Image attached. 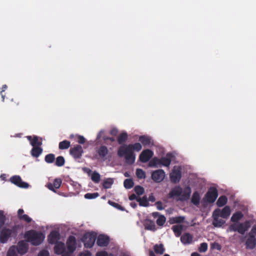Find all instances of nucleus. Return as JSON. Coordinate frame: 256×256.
Masks as SVG:
<instances>
[{"label": "nucleus", "mask_w": 256, "mask_h": 256, "mask_svg": "<svg viewBox=\"0 0 256 256\" xmlns=\"http://www.w3.org/2000/svg\"><path fill=\"white\" fill-rule=\"evenodd\" d=\"M165 172L163 170L158 169L152 172V179L156 182H162L165 177Z\"/></svg>", "instance_id": "7"}, {"label": "nucleus", "mask_w": 256, "mask_h": 256, "mask_svg": "<svg viewBox=\"0 0 256 256\" xmlns=\"http://www.w3.org/2000/svg\"><path fill=\"white\" fill-rule=\"evenodd\" d=\"M134 190L135 192L138 196L142 195L144 192V188L139 185L135 186Z\"/></svg>", "instance_id": "48"}, {"label": "nucleus", "mask_w": 256, "mask_h": 256, "mask_svg": "<svg viewBox=\"0 0 256 256\" xmlns=\"http://www.w3.org/2000/svg\"><path fill=\"white\" fill-rule=\"evenodd\" d=\"M99 196L98 192L86 193L84 195V198L86 199H94Z\"/></svg>", "instance_id": "50"}, {"label": "nucleus", "mask_w": 256, "mask_h": 256, "mask_svg": "<svg viewBox=\"0 0 256 256\" xmlns=\"http://www.w3.org/2000/svg\"><path fill=\"white\" fill-rule=\"evenodd\" d=\"M74 252H70V251H66V248L64 249V251L62 253V256H72V254Z\"/></svg>", "instance_id": "60"}, {"label": "nucleus", "mask_w": 256, "mask_h": 256, "mask_svg": "<svg viewBox=\"0 0 256 256\" xmlns=\"http://www.w3.org/2000/svg\"><path fill=\"white\" fill-rule=\"evenodd\" d=\"M91 180L95 183H98L100 180V174L96 171L92 172L91 174Z\"/></svg>", "instance_id": "41"}, {"label": "nucleus", "mask_w": 256, "mask_h": 256, "mask_svg": "<svg viewBox=\"0 0 256 256\" xmlns=\"http://www.w3.org/2000/svg\"><path fill=\"white\" fill-rule=\"evenodd\" d=\"M60 238V233L56 230L52 231L48 236V240L50 244H54L58 243Z\"/></svg>", "instance_id": "20"}, {"label": "nucleus", "mask_w": 256, "mask_h": 256, "mask_svg": "<svg viewBox=\"0 0 256 256\" xmlns=\"http://www.w3.org/2000/svg\"><path fill=\"white\" fill-rule=\"evenodd\" d=\"M96 256H108V254L106 251L98 252L96 254Z\"/></svg>", "instance_id": "59"}, {"label": "nucleus", "mask_w": 256, "mask_h": 256, "mask_svg": "<svg viewBox=\"0 0 256 256\" xmlns=\"http://www.w3.org/2000/svg\"><path fill=\"white\" fill-rule=\"evenodd\" d=\"M238 232L241 234H244L250 228V222L246 220L244 222H238Z\"/></svg>", "instance_id": "18"}, {"label": "nucleus", "mask_w": 256, "mask_h": 256, "mask_svg": "<svg viewBox=\"0 0 256 256\" xmlns=\"http://www.w3.org/2000/svg\"><path fill=\"white\" fill-rule=\"evenodd\" d=\"M96 152L99 158L102 159H106V157L108 153V148L105 146H100V147L97 148Z\"/></svg>", "instance_id": "17"}, {"label": "nucleus", "mask_w": 256, "mask_h": 256, "mask_svg": "<svg viewBox=\"0 0 256 256\" xmlns=\"http://www.w3.org/2000/svg\"><path fill=\"white\" fill-rule=\"evenodd\" d=\"M181 242L184 244H190L192 241V236L190 233L184 234L180 238Z\"/></svg>", "instance_id": "26"}, {"label": "nucleus", "mask_w": 256, "mask_h": 256, "mask_svg": "<svg viewBox=\"0 0 256 256\" xmlns=\"http://www.w3.org/2000/svg\"><path fill=\"white\" fill-rule=\"evenodd\" d=\"M124 186L126 189H130L134 186V182L132 178H127L124 180Z\"/></svg>", "instance_id": "42"}, {"label": "nucleus", "mask_w": 256, "mask_h": 256, "mask_svg": "<svg viewBox=\"0 0 256 256\" xmlns=\"http://www.w3.org/2000/svg\"><path fill=\"white\" fill-rule=\"evenodd\" d=\"M38 256H49V253L46 250H42L40 252Z\"/></svg>", "instance_id": "62"}, {"label": "nucleus", "mask_w": 256, "mask_h": 256, "mask_svg": "<svg viewBox=\"0 0 256 256\" xmlns=\"http://www.w3.org/2000/svg\"><path fill=\"white\" fill-rule=\"evenodd\" d=\"M10 181L12 183L16 186L22 188H28L29 186L28 184L22 182L21 178L19 176H14L10 178Z\"/></svg>", "instance_id": "9"}, {"label": "nucleus", "mask_w": 256, "mask_h": 256, "mask_svg": "<svg viewBox=\"0 0 256 256\" xmlns=\"http://www.w3.org/2000/svg\"><path fill=\"white\" fill-rule=\"evenodd\" d=\"M42 148L40 146L33 147L30 151L31 155L34 158H38L42 153Z\"/></svg>", "instance_id": "30"}, {"label": "nucleus", "mask_w": 256, "mask_h": 256, "mask_svg": "<svg viewBox=\"0 0 256 256\" xmlns=\"http://www.w3.org/2000/svg\"><path fill=\"white\" fill-rule=\"evenodd\" d=\"M214 212L218 214L223 218H227L230 214L231 210L229 206H225L222 210L219 208L216 209Z\"/></svg>", "instance_id": "13"}, {"label": "nucleus", "mask_w": 256, "mask_h": 256, "mask_svg": "<svg viewBox=\"0 0 256 256\" xmlns=\"http://www.w3.org/2000/svg\"><path fill=\"white\" fill-rule=\"evenodd\" d=\"M65 249L64 244L62 242L56 243L54 247V251L56 254H61Z\"/></svg>", "instance_id": "27"}, {"label": "nucleus", "mask_w": 256, "mask_h": 256, "mask_svg": "<svg viewBox=\"0 0 256 256\" xmlns=\"http://www.w3.org/2000/svg\"><path fill=\"white\" fill-rule=\"evenodd\" d=\"M191 192L192 190L189 186L185 187L183 191L180 186H176L168 194V198H171L174 196H180V201H186L190 198Z\"/></svg>", "instance_id": "1"}, {"label": "nucleus", "mask_w": 256, "mask_h": 256, "mask_svg": "<svg viewBox=\"0 0 256 256\" xmlns=\"http://www.w3.org/2000/svg\"><path fill=\"white\" fill-rule=\"evenodd\" d=\"M62 180L60 178H55L53 184L48 183L47 184L48 188L54 192H56L55 189L59 188L62 184Z\"/></svg>", "instance_id": "19"}, {"label": "nucleus", "mask_w": 256, "mask_h": 256, "mask_svg": "<svg viewBox=\"0 0 256 256\" xmlns=\"http://www.w3.org/2000/svg\"><path fill=\"white\" fill-rule=\"evenodd\" d=\"M96 238V234L94 232L86 233L82 239L84 246L86 248H92L94 245Z\"/></svg>", "instance_id": "5"}, {"label": "nucleus", "mask_w": 256, "mask_h": 256, "mask_svg": "<svg viewBox=\"0 0 256 256\" xmlns=\"http://www.w3.org/2000/svg\"><path fill=\"white\" fill-rule=\"evenodd\" d=\"M156 208L158 210H162L164 209V208L162 206V203L158 201L156 202Z\"/></svg>", "instance_id": "58"}, {"label": "nucleus", "mask_w": 256, "mask_h": 256, "mask_svg": "<svg viewBox=\"0 0 256 256\" xmlns=\"http://www.w3.org/2000/svg\"><path fill=\"white\" fill-rule=\"evenodd\" d=\"M208 246L207 243L202 242L200 244V247L198 248L199 252H204L208 250Z\"/></svg>", "instance_id": "51"}, {"label": "nucleus", "mask_w": 256, "mask_h": 256, "mask_svg": "<svg viewBox=\"0 0 256 256\" xmlns=\"http://www.w3.org/2000/svg\"><path fill=\"white\" fill-rule=\"evenodd\" d=\"M243 217V214L241 212L238 211L233 214L231 217L230 221L232 222H238V221L240 220Z\"/></svg>", "instance_id": "29"}, {"label": "nucleus", "mask_w": 256, "mask_h": 256, "mask_svg": "<svg viewBox=\"0 0 256 256\" xmlns=\"http://www.w3.org/2000/svg\"><path fill=\"white\" fill-rule=\"evenodd\" d=\"M110 133L113 136H116L118 133V130L116 128H113L110 130Z\"/></svg>", "instance_id": "63"}, {"label": "nucleus", "mask_w": 256, "mask_h": 256, "mask_svg": "<svg viewBox=\"0 0 256 256\" xmlns=\"http://www.w3.org/2000/svg\"><path fill=\"white\" fill-rule=\"evenodd\" d=\"M8 86L6 84H4L2 86V90L0 92V94L2 96V101L4 100V96L2 92L5 91V90L7 88Z\"/></svg>", "instance_id": "61"}, {"label": "nucleus", "mask_w": 256, "mask_h": 256, "mask_svg": "<svg viewBox=\"0 0 256 256\" xmlns=\"http://www.w3.org/2000/svg\"><path fill=\"white\" fill-rule=\"evenodd\" d=\"M144 228L146 230H149L154 232L156 230L154 222L150 220H146L144 223Z\"/></svg>", "instance_id": "24"}, {"label": "nucleus", "mask_w": 256, "mask_h": 256, "mask_svg": "<svg viewBox=\"0 0 256 256\" xmlns=\"http://www.w3.org/2000/svg\"><path fill=\"white\" fill-rule=\"evenodd\" d=\"M65 164V160L62 156H58L56 158L55 165L58 167L64 166Z\"/></svg>", "instance_id": "43"}, {"label": "nucleus", "mask_w": 256, "mask_h": 256, "mask_svg": "<svg viewBox=\"0 0 256 256\" xmlns=\"http://www.w3.org/2000/svg\"><path fill=\"white\" fill-rule=\"evenodd\" d=\"M166 218L163 215L159 216L158 218L156 220V224L159 226H162L166 222Z\"/></svg>", "instance_id": "49"}, {"label": "nucleus", "mask_w": 256, "mask_h": 256, "mask_svg": "<svg viewBox=\"0 0 256 256\" xmlns=\"http://www.w3.org/2000/svg\"><path fill=\"white\" fill-rule=\"evenodd\" d=\"M228 202V198L226 196H222L219 197L217 202L216 205L218 207H222L226 205Z\"/></svg>", "instance_id": "32"}, {"label": "nucleus", "mask_w": 256, "mask_h": 256, "mask_svg": "<svg viewBox=\"0 0 256 256\" xmlns=\"http://www.w3.org/2000/svg\"><path fill=\"white\" fill-rule=\"evenodd\" d=\"M245 244L246 249H254L256 246V237L254 236L248 235V238L246 241Z\"/></svg>", "instance_id": "15"}, {"label": "nucleus", "mask_w": 256, "mask_h": 256, "mask_svg": "<svg viewBox=\"0 0 256 256\" xmlns=\"http://www.w3.org/2000/svg\"><path fill=\"white\" fill-rule=\"evenodd\" d=\"M128 136L126 132H124L121 133L117 138L118 142L120 144H124L128 140Z\"/></svg>", "instance_id": "31"}, {"label": "nucleus", "mask_w": 256, "mask_h": 256, "mask_svg": "<svg viewBox=\"0 0 256 256\" xmlns=\"http://www.w3.org/2000/svg\"><path fill=\"white\" fill-rule=\"evenodd\" d=\"M78 142L80 144H84L86 142V138L82 136L78 135Z\"/></svg>", "instance_id": "54"}, {"label": "nucleus", "mask_w": 256, "mask_h": 256, "mask_svg": "<svg viewBox=\"0 0 256 256\" xmlns=\"http://www.w3.org/2000/svg\"><path fill=\"white\" fill-rule=\"evenodd\" d=\"M55 160V156L53 154H49L44 157V160L48 164L52 163Z\"/></svg>", "instance_id": "44"}, {"label": "nucleus", "mask_w": 256, "mask_h": 256, "mask_svg": "<svg viewBox=\"0 0 256 256\" xmlns=\"http://www.w3.org/2000/svg\"><path fill=\"white\" fill-rule=\"evenodd\" d=\"M154 252L156 254H162L164 252V245L161 244H156L154 246Z\"/></svg>", "instance_id": "35"}, {"label": "nucleus", "mask_w": 256, "mask_h": 256, "mask_svg": "<svg viewBox=\"0 0 256 256\" xmlns=\"http://www.w3.org/2000/svg\"><path fill=\"white\" fill-rule=\"evenodd\" d=\"M104 130H101L100 131V132L98 133L97 136H96V140H100L101 138H103V135L104 134Z\"/></svg>", "instance_id": "64"}, {"label": "nucleus", "mask_w": 256, "mask_h": 256, "mask_svg": "<svg viewBox=\"0 0 256 256\" xmlns=\"http://www.w3.org/2000/svg\"><path fill=\"white\" fill-rule=\"evenodd\" d=\"M108 204L113 206L114 207L118 208V210H124V208H123L122 206H121L120 205L118 204V203H116L115 202H112V201H110V200H109L108 201Z\"/></svg>", "instance_id": "52"}, {"label": "nucleus", "mask_w": 256, "mask_h": 256, "mask_svg": "<svg viewBox=\"0 0 256 256\" xmlns=\"http://www.w3.org/2000/svg\"><path fill=\"white\" fill-rule=\"evenodd\" d=\"M248 235L254 236V237L256 236V225L252 226L250 231L248 233Z\"/></svg>", "instance_id": "55"}, {"label": "nucleus", "mask_w": 256, "mask_h": 256, "mask_svg": "<svg viewBox=\"0 0 256 256\" xmlns=\"http://www.w3.org/2000/svg\"><path fill=\"white\" fill-rule=\"evenodd\" d=\"M16 252H18L16 246H12L9 248L7 256H17Z\"/></svg>", "instance_id": "47"}, {"label": "nucleus", "mask_w": 256, "mask_h": 256, "mask_svg": "<svg viewBox=\"0 0 256 256\" xmlns=\"http://www.w3.org/2000/svg\"><path fill=\"white\" fill-rule=\"evenodd\" d=\"M136 174L138 178L139 179L145 178L146 177V172L140 168L136 170Z\"/></svg>", "instance_id": "45"}, {"label": "nucleus", "mask_w": 256, "mask_h": 256, "mask_svg": "<svg viewBox=\"0 0 256 256\" xmlns=\"http://www.w3.org/2000/svg\"><path fill=\"white\" fill-rule=\"evenodd\" d=\"M218 196V191L214 187H210L205 195V198L206 201L210 203L215 202Z\"/></svg>", "instance_id": "6"}, {"label": "nucleus", "mask_w": 256, "mask_h": 256, "mask_svg": "<svg viewBox=\"0 0 256 256\" xmlns=\"http://www.w3.org/2000/svg\"><path fill=\"white\" fill-rule=\"evenodd\" d=\"M16 248L18 253L24 254L28 252V246L24 241H20L18 242Z\"/></svg>", "instance_id": "21"}, {"label": "nucleus", "mask_w": 256, "mask_h": 256, "mask_svg": "<svg viewBox=\"0 0 256 256\" xmlns=\"http://www.w3.org/2000/svg\"><path fill=\"white\" fill-rule=\"evenodd\" d=\"M170 177L172 182L174 184L178 182L182 178V172L180 169L179 168L174 169L172 172L170 173Z\"/></svg>", "instance_id": "10"}, {"label": "nucleus", "mask_w": 256, "mask_h": 256, "mask_svg": "<svg viewBox=\"0 0 256 256\" xmlns=\"http://www.w3.org/2000/svg\"><path fill=\"white\" fill-rule=\"evenodd\" d=\"M78 256H92V254L90 251L86 250L84 252H80Z\"/></svg>", "instance_id": "57"}, {"label": "nucleus", "mask_w": 256, "mask_h": 256, "mask_svg": "<svg viewBox=\"0 0 256 256\" xmlns=\"http://www.w3.org/2000/svg\"><path fill=\"white\" fill-rule=\"evenodd\" d=\"M173 157L172 154L168 152L166 154L165 157L160 158V165L168 167L170 164L172 159Z\"/></svg>", "instance_id": "23"}, {"label": "nucleus", "mask_w": 256, "mask_h": 256, "mask_svg": "<svg viewBox=\"0 0 256 256\" xmlns=\"http://www.w3.org/2000/svg\"><path fill=\"white\" fill-rule=\"evenodd\" d=\"M20 226L18 224H14L11 228H4L0 230V242L2 244L6 243L10 236L16 237L18 230Z\"/></svg>", "instance_id": "2"}, {"label": "nucleus", "mask_w": 256, "mask_h": 256, "mask_svg": "<svg viewBox=\"0 0 256 256\" xmlns=\"http://www.w3.org/2000/svg\"><path fill=\"white\" fill-rule=\"evenodd\" d=\"M84 152L81 146L77 144L70 150V154L75 159L80 158Z\"/></svg>", "instance_id": "8"}, {"label": "nucleus", "mask_w": 256, "mask_h": 256, "mask_svg": "<svg viewBox=\"0 0 256 256\" xmlns=\"http://www.w3.org/2000/svg\"><path fill=\"white\" fill-rule=\"evenodd\" d=\"M123 146L130 150H136L139 152L142 150V146L140 143L136 142L134 144H130L128 145L124 144Z\"/></svg>", "instance_id": "28"}, {"label": "nucleus", "mask_w": 256, "mask_h": 256, "mask_svg": "<svg viewBox=\"0 0 256 256\" xmlns=\"http://www.w3.org/2000/svg\"><path fill=\"white\" fill-rule=\"evenodd\" d=\"M220 214L214 212L212 213V218H214L213 225L215 227H220L224 224L225 221L222 219H220Z\"/></svg>", "instance_id": "22"}, {"label": "nucleus", "mask_w": 256, "mask_h": 256, "mask_svg": "<svg viewBox=\"0 0 256 256\" xmlns=\"http://www.w3.org/2000/svg\"><path fill=\"white\" fill-rule=\"evenodd\" d=\"M114 183V180L108 178L104 180L102 183V186L105 189L110 188Z\"/></svg>", "instance_id": "40"}, {"label": "nucleus", "mask_w": 256, "mask_h": 256, "mask_svg": "<svg viewBox=\"0 0 256 256\" xmlns=\"http://www.w3.org/2000/svg\"><path fill=\"white\" fill-rule=\"evenodd\" d=\"M139 140L144 146H149L151 143L150 138L146 136H140L139 138Z\"/></svg>", "instance_id": "36"}, {"label": "nucleus", "mask_w": 256, "mask_h": 256, "mask_svg": "<svg viewBox=\"0 0 256 256\" xmlns=\"http://www.w3.org/2000/svg\"><path fill=\"white\" fill-rule=\"evenodd\" d=\"M17 216L19 220L26 223H30L32 221V219L28 215L24 214V210L22 208L18 210Z\"/></svg>", "instance_id": "16"}, {"label": "nucleus", "mask_w": 256, "mask_h": 256, "mask_svg": "<svg viewBox=\"0 0 256 256\" xmlns=\"http://www.w3.org/2000/svg\"><path fill=\"white\" fill-rule=\"evenodd\" d=\"M67 250L70 252H74L76 249V238L73 236H70L66 241Z\"/></svg>", "instance_id": "14"}, {"label": "nucleus", "mask_w": 256, "mask_h": 256, "mask_svg": "<svg viewBox=\"0 0 256 256\" xmlns=\"http://www.w3.org/2000/svg\"><path fill=\"white\" fill-rule=\"evenodd\" d=\"M24 238L32 244L37 246L42 242L45 238V236L41 232L35 230H30L25 233Z\"/></svg>", "instance_id": "3"}, {"label": "nucleus", "mask_w": 256, "mask_h": 256, "mask_svg": "<svg viewBox=\"0 0 256 256\" xmlns=\"http://www.w3.org/2000/svg\"><path fill=\"white\" fill-rule=\"evenodd\" d=\"M158 165H160V158H158L157 157H154L149 162L148 166L150 167H157Z\"/></svg>", "instance_id": "38"}, {"label": "nucleus", "mask_w": 256, "mask_h": 256, "mask_svg": "<svg viewBox=\"0 0 256 256\" xmlns=\"http://www.w3.org/2000/svg\"><path fill=\"white\" fill-rule=\"evenodd\" d=\"M6 220L4 212L3 210H0V230L2 228Z\"/></svg>", "instance_id": "46"}, {"label": "nucleus", "mask_w": 256, "mask_h": 256, "mask_svg": "<svg viewBox=\"0 0 256 256\" xmlns=\"http://www.w3.org/2000/svg\"><path fill=\"white\" fill-rule=\"evenodd\" d=\"M118 155L120 158L124 157L126 163L129 164H132L135 162L136 156L134 152L126 148L123 145L119 147Z\"/></svg>", "instance_id": "4"}, {"label": "nucleus", "mask_w": 256, "mask_h": 256, "mask_svg": "<svg viewBox=\"0 0 256 256\" xmlns=\"http://www.w3.org/2000/svg\"><path fill=\"white\" fill-rule=\"evenodd\" d=\"M153 154V152L151 150L149 149L145 150L140 154L139 160L142 162H146L152 156Z\"/></svg>", "instance_id": "11"}, {"label": "nucleus", "mask_w": 256, "mask_h": 256, "mask_svg": "<svg viewBox=\"0 0 256 256\" xmlns=\"http://www.w3.org/2000/svg\"><path fill=\"white\" fill-rule=\"evenodd\" d=\"M184 218L183 216H179L175 217V222L176 223H182L184 222Z\"/></svg>", "instance_id": "56"}, {"label": "nucleus", "mask_w": 256, "mask_h": 256, "mask_svg": "<svg viewBox=\"0 0 256 256\" xmlns=\"http://www.w3.org/2000/svg\"><path fill=\"white\" fill-rule=\"evenodd\" d=\"M26 138L30 142L31 145L33 147L40 146L42 145V142L38 140V136H34L33 138H32V136H27Z\"/></svg>", "instance_id": "25"}, {"label": "nucleus", "mask_w": 256, "mask_h": 256, "mask_svg": "<svg viewBox=\"0 0 256 256\" xmlns=\"http://www.w3.org/2000/svg\"><path fill=\"white\" fill-rule=\"evenodd\" d=\"M109 242L110 238L108 236L101 234L97 238L96 244L99 246H106L108 245Z\"/></svg>", "instance_id": "12"}, {"label": "nucleus", "mask_w": 256, "mask_h": 256, "mask_svg": "<svg viewBox=\"0 0 256 256\" xmlns=\"http://www.w3.org/2000/svg\"><path fill=\"white\" fill-rule=\"evenodd\" d=\"M70 146V142L67 140H64L60 142L58 144V148L60 150H63L68 149Z\"/></svg>", "instance_id": "37"}, {"label": "nucleus", "mask_w": 256, "mask_h": 256, "mask_svg": "<svg viewBox=\"0 0 256 256\" xmlns=\"http://www.w3.org/2000/svg\"><path fill=\"white\" fill-rule=\"evenodd\" d=\"M138 202H139L140 206L147 207L149 206V202L146 196H144L142 198H138Z\"/></svg>", "instance_id": "39"}, {"label": "nucleus", "mask_w": 256, "mask_h": 256, "mask_svg": "<svg viewBox=\"0 0 256 256\" xmlns=\"http://www.w3.org/2000/svg\"><path fill=\"white\" fill-rule=\"evenodd\" d=\"M175 234V236L176 237H179L182 232V226L181 225H174L173 226L172 228Z\"/></svg>", "instance_id": "33"}, {"label": "nucleus", "mask_w": 256, "mask_h": 256, "mask_svg": "<svg viewBox=\"0 0 256 256\" xmlns=\"http://www.w3.org/2000/svg\"><path fill=\"white\" fill-rule=\"evenodd\" d=\"M192 202L195 206H198L200 204V196L198 192H194L192 198Z\"/></svg>", "instance_id": "34"}, {"label": "nucleus", "mask_w": 256, "mask_h": 256, "mask_svg": "<svg viewBox=\"0 0 256 256\" xmlns=\"http://www.w3.org/2000/svg\"><path fill=\"white\" fill-rule=\"evenodd\" d=\"M238 222H234V224H230L228 228V230L230 232H238Z\"/></svg>", "instance_id": "53"}]
</instances>
